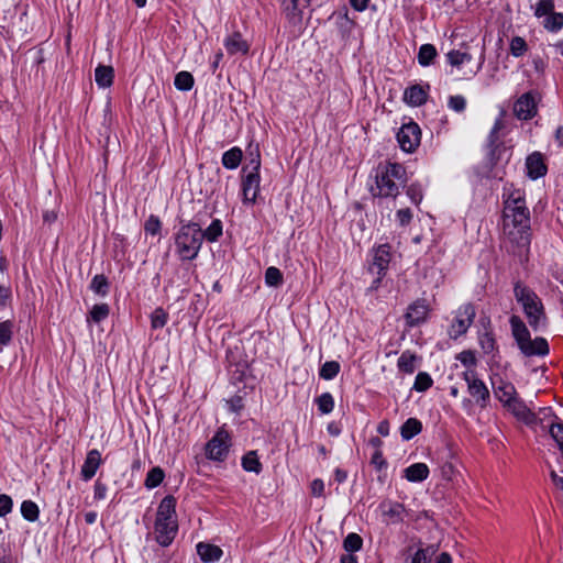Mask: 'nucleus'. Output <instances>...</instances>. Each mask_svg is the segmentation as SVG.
Returning a JSON list of instances; mask_svg holds the SVG:
<instances>
[{
	"label": "nucleus",
	"mask_w": 563,
	"mask_h": 563,
	"mask_svg": "<svg viewBox=\"0 0 563 563\" xmlns=\"http://www.w3.org/2000/svg\"><path fill=\"white\" fill-rule=\"evenodd\" d=\"M165 474L161 467H153L146 475L145 486L148 489L157 487L164 479Z\"/></svg>",
	"instance_id": "c9c22d12"
},
{
	"label": "nucleus",
	"mask_w": 563,
	"mask_h": 563,
	"mask_svg": "<svg viewBox=\"0 0 563 563\" xmlns=\"http://www.w3.org/2000/svg\"><path fill=\"white\" fill-rule=\"evenodd\" d=\"M463 379L467 385L468 394L475 399L481 407H486L489 400V390L485 383L478 378L474 369H466L463 373Z\"/></svg>",
	"instance_id": "9b49d317"
},
{
	"label": "nucleus",
	"mask_w": 563,
	"mask_h": 563,
	"mask_svg": "<svg viewBox=\"0 0 563 563\" xmlns=\"http://www.w3.org/2000/svg\"><path fill=\"white\" fill-rule=\"evenodd\" d=\"M505 407L520 420L529 421L532 417L530 409L518 396L507 402Z\"/></svg>",
	"instance_id": "4be33fe9"
},
{
	"label": "nucleus",
	"mask_w": 563,
	"mask_h": 563,
	"mask_svg": "<svg viewBox=\"0 0 563 563\" xmlns=\"http://www.w3.org/2000/svg\"><path fill=\"white\" fill-rule=\"evenodd\" d=\"M390 262V252L388 245H379L374 250L373 262L369 269L377 275H380Z\"/></svg>",
	"instance_id": "dca6fc26"
},
{
	"label": "nucleus",
	"mask_w": 563,
	"mask_h": 563,
	"mask_svg": "<svg viewBox=\"0 0 563 563\" xmlns=\"http://www.w3.org/2000/svg\"><path fill=\"white\" fill-rule=\"evenodd\" d=\"M515 298L522 306L530 327L538 331L545 325L544 307L539 296L527 286L515 285Z\"/></svg>",
	"instance_id": "0eeeda50"
},
{
	"label": "nucleus",
	"mask_w": 563,
	"mask_h": 563,
	"mask_svg": "<svg viewBox=\"0 0 563 563\" xmlns=\"http://www.w3.org/2000/svg\"><path fill=\"white\" fill-rule=\"evenodd\" d=\"M476 311L472 303L462 305L455 312L454 319L449 329L451 339L456 340L465 334L474 321Z\"/></svg>",
	"instance_id": "9d476101"
},
{
	"label": "nucleus",
	"mask_w": 563,
	"mask_h": 563,
	"mask_svg": "<svg viewBox=\"0 0 563 563\" xmlns=\"http://www.w3.org/2000/svg\"><path fill=\"white\" fill-rule=\"evenodd\" d=\"M21 514L24 519L27 521H35L38 518V507L37 505L32 500H24L21 505Z\"/></svg>",
	"instance_id": "e433bc0d"
},
{
	"label": "nucleus",
	"mask_w": 563,
	"mask_h": 563,
	"mask_svg": "<svg viewBox=\"0 0 563 563\" xmlns=\"http://www.w3.org/2000/svg\"><path fill=\"white\" fill-rule=\"evenodd\" d=\"M114 70L111 66L99 65L95 70V80L100 88H108L112 85Z\"/></svg>",
	"instance_id": "393cba45"
},
{
	"label": "nucleus",
	"mask_w": 563,
	"mask_h": 563,
	"mask_svg": "<svg viewBox=\"0 0 563 563\" xmlns=\"http://www.w3.org/2000/svg\"><path fill=\"white\" fill-rule=\"evenodd\" d=\"M178 531L176 517V499L168 495L158 505L154 532L155 539L162 547H168Z\"/></svg>",
	"instance_id": "f03ea898"
},
{
	"label": "nucleus",
	"mask_w": 563,
	"mask_h": 563,
	"mask_svg": "<svg viewBox=\"0 0 563 563\" xmlns=\"http://www.w3.org/2000/svg\"><path fill=\"white\" fill-rule=\"evenodd\" d=\"M553 10V0H539L534 9V14L538 18L548 16L549 14L554 12Z\"/></svg>",
	"instance_id": "49530a36"
},
{
	"label": "nucleus",
	"mask_w": 563,
	"mask_h": 563,
	"mask_svg": "<svg viewBox=\"0 0 563 563\" xmlns=\"http://www.w3.org/2000/svg\"><path fill=\"white\" fill-rule=\"evenodd\" d=\"M437 550V547L432 544L427 548L418 549L407 563H429Z\"/></svg>",
	"instance_id": "2f4dec72"
},
{
	"label": "nucleus",
	"mask_w": 563,
	"mask_h": 563,
	"mask_svg": "<svg viewBox=\"0 0 563 563\" xmlns=\"http://www.w3.org/2000/svg\"><path fill=\"white\" fill-rule=\"evenodd\" d=\"M417 361L418 357L413 353L405 351L397 361V367L405 374H413L418 367Z\"/></svg>",
	"instance_id": "b1692460"
},
{
	"label": "nucleus",
	"mask_w": 563,
	"mask_h": 563,
	"mask_svg": "<svg viewBox=\"0 0 563 563\" xmlns=\"http://www.w3.org/2000/svg\"><path fill=\"white\" fill-rule=\"evenodd\" d=\"M405 101L413 107L421 106L427 100V91L418 85L411 86L405 90Z\"/></svg>",
	"instance_id": "5701e85b"
},
{
	"label": "nucleus",
	"mask_w": 563,
	"mask_h": 563,
	"mask_svg": "<svg viewBox=\"0 0 563 563\" xmlns=\"http://www.w3.org/2000/svg\"><path fill=\"white\" fill-rule=\"evenodd\" d=\"M433 384L431 376L426 372H419L416 376L412 389L419 393L428 390Z\"/></svg>",
	"instance_id": "37998d69"
},
{
	"label": "nucleus",
	"mask_w": 563,
	"mask_h": 563,
	"mask_svg": "<svg viewBox=\"0 0 563 563\" xmlns=\"http://www.w3.org/2000/svg\"><path fill=\"white\" fill-rule=\"evenodd\" d=\"M543 26L551 32H556L563 27V13L553 12L545 16Z\"/></svg>",
	"instance_id": "58836bf2"
},
{
	"label": "nucleus",
	"mask_w": 563,
	"mask_h": 563,
	"mask_svg": "<svg viewBox=\"0 0 563 563\" xmlns=\"http://www.w3.org/2000/svg\"><path fill=\"white\" fill-rule=\"evenodd\" d=\"M504 126L501 118L497 119L494 123V126L489 133V141L492 144H494L497 141L496 134L498 131H500Z\"/></svg>",
	"instance_id": "0e129e2a"
},
{
	"label": "nucleus",
	"mask_w": 563,
	"mask_h": 563,
	"mask_svg": "<svg viewBox=\"0 0 563 563\" xmlns=\"http://www.w3.org/2000/svg\"><path fill=\"white\" fill-rule=\"evenodd\" d=\"M422 430L421 422L416 418H409L400 429V434L404 440H410Z\"/></svg>",
	"instance_id": "c85d7f7f"
},
{
	"label": "nucleus",
	"mask_w": 563,
	"mask_h": 563,
	"mask_svg": "<svg viewBox=\"0 0 563 563\" xmlns=\"http://www.w3.org/2000/svg\"><path fill=\"white\" fill-rule=\"evenodd\" d=\"M100 464H101L100 452L97 449L90 450L87 453L86 460L81 466L80 474H81L82 479L84 481L91 479L96 475Z\"/></svg>",
	"instance_id": "2eb2a0df"
},
{
	"label": "nucleus",
	"mask_w": 563,
	"mask_h": 563,
	"mask_svg": "<svg viewBox=\"0 0 563 563\" xmlns=\"http://www.w3.org/2000/svg\"><path fill=\"white\" fill-rule=\"evenodd\" d=\"M265 282L268 286L277 287L283 282V274L282 272L274 266H271L265 272Z\"/></svg>",
	"instance_id": "a18cd8bd"
},
{
	"label": "nucleus",
	"mask_w": 563,
	"mask_h": 563,
	"mask_svg": "<svg viewBox=\"0 0 563 563\" xmlns=\"http://www.w3.org/2000/svg\"><path fill=\"white\" fill-rule=\"evenodd\" d=\"M380 510L388 522L396 523L402 520L405 508L399 503L384 501L380 504Z\"/></svg>",
	"instance_id": "6ab92c4d"
},
{
	"label": "nucleus",
	"mask_w": 563,
	"mask_h": 563,
	"mask_svg": "<svg viewBox=\"0 0 563 563\" xmlns=\"http://www.w3.org/2000/svg\"><path fill=\"white\" fill-rule=\"evenodd\" d=\"M109 316V306L107 303L95 305L90 311V319L100 322Z\"/></svg>",
	"instance_id": "09e8293b"
},
{
	"label": "nucleus",
	"mask_w": 563,
	"mask_h": 563,
	"mask_svg": "<svg viewBox=\"0 0 563 563\" xmlns=\"http://www.w3.org/2000/svg\"><path fill=\"white\" fill-rule=\"evenodd\" d=\"M13 506L12 498L5 494L0 495V517L11 512Z\"/></svg>",
	"instance_id": "4d7b16f0"
},
{
	"label": "nucleus",
	"mask_w": 563,
	"mask_h": 563,
	"mask_svg": "<svg viewBox=\"0 0 563 563\" xmlns=\"http://www.w3.org/2000/svg\"><path fill=\"white\" fill-rule=\"evenodd\" d=\"M194 82H195V80H194L192 75L189 71L184 70V71H179L175 76L174 85L178 90L188 91L192 88Z\"/></svg>",
	"instance_id": "72a5a7b5"
},
{
	"label": "nucleus",
	"mask_w": 563,
	"mask_h": 563,
	"mask_svg": "<svg viewBox=\"0 0 563 563\" xmlns=\"http://www.w3.org/2000/svg\"><path fill=\"white\" fill-rule=\"evenodd\" d=\"M222 222L219 219H214L210 225L202 231L203 239L209 242H216L222 235Z\"/></svg>",
	"instance_id": "f704fd0d"
},
{
	"label": "nucleus",
	"mask_w": 563,
	"mask_h": 563,
	"mask_svg": "<svg viewBox=\"0 0 563 563\" xmlns=\"http://www.w3.org/2000/svg\"><path fill=\"white\" fill-rule=\"evenodd\" d=\"M90 289L97 295L106 296L109 290V284L104 275H96L90 284Z\"/></svg>",
	"instance_id": "c03bdc74"
},
{
	"label": "nucleus",
	"mask_w": 563,
	"mask_h": 563,
	"mask_svg": "<svg viewBox=\"0 0 563 563\" xmlns=\"http://www.w3.org/2000/svg\"><path fill=\"white\" fill-rule=\"evenodd\" d=\"M457 360L467 367V369H473L472 367L476 365V357L471 351H463L457 355Z\"/></svg>",
	"instance_id": "6e6d98bb"
},
{
	"label": "nucleus",
	"mask_w": 563,
	"mask_h": 563,
	"mask_svg": "<svg viewBox=\"0 0 563 563\" xmlns=\"http://www.w3.org/2000/svg\"><path fill=\"white\" fill-rule=\"evenodd\" d=\"M551 478L556 488L563 490V476H559L555 471L551 472Z\"/></svg>",
	"instance_id": "338daca9"
},
{
	"label": "nucleus",
	"mask_w": 563,
	"mask_h": 563,
	"mask_svg": "<svg viewBox=\"0 0 563 563\" xmlns=\"http://www.w3.org/2000/svg\"><path fill=\"white\" fill-rule=\"evenodd\" d=\"M196 549L201 561L205 563L217 562L221 559L223 554L222 550L219 547L210 543L199 542L196 545Z\"/></svg>",
	"instance_id": "a211bd4d"
},
{
	"label": "nucleus",
	"mask_w": 563,
	"mask_h": 563,
	"mask_svg": "<svg viewBox=\"0 0 563 563\" xmlns=\"http://www.w3.org/2000/svg\"><path fill=\"white\" fill-rule=\"evenodd\" d=\"M249 156V163L242 169V195L244 203H254L261 184V154L258 147L251 150Z\"/></svg>",
	"instance_id": "6e6552de"
},
{
	"label": "nucleus",
	"mask_w": 563,
	"mask_h": 563,
	"mask_svg": "<svg viewBox=\"0 0 563 563\" xmlns=\"http://www.w3.org/2000/svg\"><path fill=\"white\" fill-rule=\"evenodd\" d=\"M435 56V47L432 44H423L419 48L418 62L421 66H429Z\"/></svg>",
	"instance_id": "473e14b6"
},
{
	"label": "nucleus",
	"mask_w": 563,
	"mask_h": 563,
	"mask_svg": "<svg viewBox=\"0 0 563 563\" xmlns=\"http://www.w3.org/2000/svg\"><path fill=\"white\" fill-rule=\"evenodd\" d=\"M396 217L400 225H407L412 219V212L409 208L400 209L397 211Z\"/></svg>",
	"instance_id": "13d9d810"
},
{
	"label": "nucleus",
	"mask_w": 563,
	"mask_h": 563,
	"mask_svg": "<svg viewBox=\"0 0 563 563\" xmlns=\"http://www.w3.org/2000/svg\"><path fill=\"white\" fill-rule=\"evenodd\" d=\"M13 322L10 320L0 322V347L10 344L13 336Z\"/></svg>",
	"instance_id": "4c0bfd02"
},
{
	"label": "nucleus",
	"mask_w": 563,
	"mask_h": 563,
	"mask_svg": "<svg viewBox=\"0 0 563 563\" xmlns=\"http://www.w3.org/2000/svg\"><path fill=\"white\" fill-rule=\"evenodd\" d=\"M243 157L242 150L238 146L230 148L222 155V165L228 169H235L239 167Z\"/></svg>",
	"instance_id": "a878e982"
},
{
	"label": "nucleus",
	"mask_w": 563,
	"mask_h": 563,
	"mask_svg": "<svg viewBox=\"0 0 563 563\" xmlns=\"http://www.w3.org/2000/svg\"><path fill=\"white\" fill-rule=\"evenodd\" d=\"M144 231L146 234L156 235L161 231V221L157 217L151 216L145 224H144Z\"/></svg>",
	"instance_id": "864d4df0"
},
{
	"label": "nucleus",
	"mask_w": 563,
	"mask_h": 563,
	"mask_svg": "<svg viewBox=\"0 0 563 563\" xmlns=\"http://www.w3.org/2000/svg\"><path fill=\"white\" fill-rule=\"evenodd\" d=\"M544 428H549V432L552 439L556 442L563 454V423L558 418H555V420L549 421Z\"/></svg>",
	"instance_id": "7c9ffc66"
},
{
	"label": "nucleus",
	"mask_w": 563,
	"mask_h": 563,
	"mask_svg": "<svg viewBox=\"0 0 563 563\" xmlns=\"http://www.w3.org/2000/svg\"><path fill=\"white\" fill-rule=\"evenodd\" d=\"M511 334L520 352L527 356H545L549 354V344L544 338L531 339L525 322L518 316L510 317Z\"/></svg>",
	"instance_id": "39448f33"
},
{
	"label": "nucleus",
	"mask_w": 563,
	"mask_h": 563,
	"mask_svg": "<svg viewBox=\"0 0 563 563\" xmlns=\"http://www.w3.org/2000/svg\"><path fill=\"white\" fill-rule=\"evenodd\" d=\"M407 195L409 196L410 200L416 205L420 203V201L422 200V194L420 189L413 185L408 188Z\"/></svg>",
	"instance_id": "680f3d73"
},
{
	"label": "nucleus",
	"mask_w": 563,
	"mask_h": 563,
	"mask_svg": "<svg viewBox=\"0 0 563 563\" xmlns=\"http://www.w3.org/2000/svg\"><path fill=\"white\" fill-rule=\"evenodd\" d=\"M230 434L220 428L206 444V456L211 461L222 462L229 454Z\"/></svg>",
	"instance_id": "1a4fd4ad"
},
{
	"label": "nucleus",
	"mask_w": 563,
	"mask_h": 563,
	"mask_svg": "<svg viewBox=\"0 0 563 563\" xmlns=\"http://www.w3.org/2000/svg\"><path fill=\"white\" fill-rule=\"evenodd\" d=\"M526 167L529 177L532 179L542 177L547 173V166L543 163L542 155L538 152H534L527 157Z\"/></svg>",
	"instance_id": "f3484780"
},
{
	"label": "nucleus",
	"mask_w": 563,
	"mask_h": 563,
	"mask_svg": "<svg viewBox=\"0 0 563 563\" xmlns=\"http://www.w3.org/2000/svg\"><path fill=\"white\" fill-rule=\"evenodd\" d=\"M527 52V43L520 36H515L510 41V53L515 57H520Z\"/></svg>",
	"instance_id": "de8ad7c7"
},
{
	"label": "nucleus",
	"mask_w": 563,
	"mask_h": 563,
	"mask_svg": "<svg viewBox=\"0 0 563 563\" xmlns=\"http://www.w3.org/2000/svg\"><path fill=\"white\" fill-rule=\"evenodd\" d=\"M448 107L455 112H462L465 110L466 100L461 95L451 96L449 98Z\"/></svg>",
	"instance_id": "5fc2aeb1"
},
{
	"label": "nucleus",
	"mask_w": 563,
	"mask_h": 563,
	"mask_svg": "<svg viewBox=\"0 0 563 563\" xmlns=\"http://www.w3.org/2000/svg\"><path fill=\"white\" fill-rule=\"evenodd\" d=\"M354 552H347L340 558L341 563H357V558L353 554Z\"/></svg>",
	"instance_id": "774afa93"
},
{
	"label": "nucleus",
	"mask_w": 563,
	"mask_h": 563,
	"mask_svg": "<svg viewBox=\"0 0 563 563\" xmlns=\"http://www.w3.org/2000/svg\"><path fill=\"white\" fill-rule=\"evenodd\" d=\"M479 344L485 353H492L495 349V339L489 331H485L479 335Z\"/></svg>",
	"instance_id": "3c124183"
},
{
	"label": "nucleus",
	"mask_w": 563,
	"mask_h": 563,
	"mask_svg": "<svg viewBox=\"0 0 563 563\" xmlns=\"http://www.w3.org/2000/svg\"><path fill=\"white\" fill-rule=\"evenodd\" d=\"M495 395L505 406L517 396V391L511 383L501 382V384L496 387Z\"/></svg>",
	"instance_id": "cd10ccee"
},
{
	"label": "nucleus",
	"mask_w": 563,
	"mask_h": 563,
	"mask_svg": "<svg viewBox=\"0 0 563 563\" xmlns=\"http://www.w3.org/2000/svg\"><path fill=\"white\" fill-rule=\"evenodd\" d=\"M503 231L520 247L530 244V213L519 190L511 192L505 201Z\"/></svg>",
	"instance_id": "f257e3e1"
},
{
	"label": "nucleus",
	"mask_w": 563,
	"mask_h": 563,
	"mask_svg": "<svg viewBox=\"0 0 563 563\" xmlns=\"http://www.w3.org/2000/svg\"><path fill=\"white\" fill-rule=\"evenodd\" d=\"M242 467L246 472L260 474L262 471V463L260 462L256 451H250L242 457Z\"/></svg>",
	"instance_id": "c756f323"
},
{
	"label": "nucleus",
	"mask_w": 563,
	"mask_h": 563,
	"mask_svg": "<svg viewBox=\"0 0 563 563\" xmlns=\"http://www.w3.org/2000/svg\"><path fill=\"white\" fill-rule=\"evenodd\" d=\"M429 307L424 300H416L412 302L405 314L406 322L409 327H416L426 321Z\"/></svg>",
	"instance_id": "4468645a"
},
{
	"label": "nucleus",
	"mask_w": 563,
	"mask_h": 563,
	"mask_svg": "<svg viewBox=\"0 0 563 563\" xmlns=\"http://www.w3.org/2000/svg\"><path fill=\"white\" fill-rule=\"evenodd\" d=\"M11 297V289L8 286L0 285V306H4Z\"/></svg>",
	"instance_id": "69168bd1"
},
{
	"label": "nucleus",
	"mask_w": 563,
	"mask_h": 563,
	"mask_svg": "<svg viewBox=\"0 0 563 563\" xmlns=\"http://www.w3.org/2000/svg\"><path fill=\"white\" fill-rule=\"evenodd\" d=\"M224 47L227 48V52L231 55L241 53L246 54L249 52V44L246 41H244L240 33L235 32L231 35H229L224 42Z\"/></svg>",
	"instance_id": "aec40b11"
},
{
	"label": "nucleus",
	"mask_w": 563,
	"mask_h": 563,
	"mask_svg": "<svg viewBox=\"0 0 563 563\" xmlns=\"http://www.w3.org/2000/svg\"><path fill=\"white\" fill-rule=\"evenodd\" d=\"M362 538L354 532L349 533L343 541V548L346 552H357L362 549Z\"/></svg>",
	"instance_id": "79ce46f5"
},
{
	"label": "nucleus",
	"mask_w": 563,
	"mask_h": 563,
	"mask_svg": "<svg viewBox=\"0 0 563 563\" xmlns=\"http://www.w3.org/2000/svg\"><path fill=\"white\" fill-rule=\"evenodd\" d=\"M421 131L417 123L409 122L404 124L397 133V141L402 151L413 152L420 144Z\"/></svg>",
	"instance_id": "f8f14e48"
},
{
	"label": "nucleus",
	"mask_w": 563,
	"mask_h": 563,
	"mask_svg": "<svg viewBox=\"0 0 563 563\" xmlns=\"http://www.w3.org/2000/svg\"><path fill=\"white\" fill-rule=\"evenodd\" d=\"M446 58L449 64L456 68L457 70H462L463 66L471 63L472 56L466 52L461 51H451L446 54Z\"/></svg>",
	"instance_id": "bb28decb"
},
{
	"label": "nucleus",
	"mask_w": 563,
	"mask_h": 563,
	"mask_svg": "<svg viewBox=\"0 0 563 563\" xmlns=\"http://www.w3.org/2000/svg\"><path fill=\"white\" fill-rule=\"evenodd\" d=\"M404 474L408 482L419 483L429 476V467L424 463H415L406 467Z\"/></svg>",
	"instance_id": "412c9836"
},
{
	"label": "nucleus",
	"mask_w": 563,
	"mask_h": 563,
	"mask_svg": "<svg viewBox=\"0 0 563 563\" xmlns=\"http://www.w3.org/2000/svg\"><path fill=\"white\" fill-rule=\"evenodd\" d=\"M511 334L520 352L527 356H545L549 354V344L544 338L531 339L525 322L518 316L510 317Z\"/></svg>",
	"instance_id": "20e7f679"
},
{
	"label": "nucleus",
	"mask_w": 563,
	"mask_h": 563,
	"mask_svg": "<svg viewBox=\"0 0 563 563\" xmlns=\"http://www.w3.org/2000/svg\"><path fill=\"white\" fill-rule=\"evenodd\" d=\"M340 372V364L335 361L325 362L319 372L321 378L325 380L333 379Z\"/></svg>",
	"instance_id": "ea45409f"
},
{
	"label": "nucleus",
	"mask_w": 563,
	"mask_h": 563,
	"mask_svg": "<svg viewBox=\"0 0 563 563\" xmlns=\"http://www.w3.org/2000/svg\"><path fill=\"white\" fill-rule=\"evenodd\" d=\"M537 112V102L531 93L522 95L514 106V113L520 120H529Z\"/></svg>",
	"instance_id": "ddd939ff"
},
{
	"label": "nucleus",
	"mask_w": 563,
	"mask_h": 563,
	"mask_svg": "<svg viewBox=\"0 0 563 563\" xmlns=\"http://www.w3.org/2000/svg\"><path fill=\"white\" fill-rule=\"evenodd\" d=\"M107 490H108L107 485L97 481L95 483V487H93L95 499H98V500L104 499L107 496Z\"/></svg>",
	"instance_id": "052dcab7"
},
{
	"label": "nucleus",
	"mask_w": 563,
	"mask_h": 563,
	"mask_svg": "<svg viewBox=\"0 0 563 563\" xmlns=\"http://www.w3.org/2000/svg\"><path fill=\"white\" fill-rule=\"evenodd\" d=\"M152 327L154 329L163 328L167 322V314L162 308L154 310L151 317Z\"/></svg>",
	"instance_id": "603ef678"
},
{
	"label": "nucleus",
	"mask_w": 563,
	"mask_h": 563,
	"mask_svg": "<svg viewBox=\"0 0 563 563\" xmlns=\"http://www.w3.org/2000/svg\"><path fill=\"white\" fill-rule=\"evenodd\" d=\"M318 409L322 415L330 413L334 408V399L330 393H323L317 399Z\"/></svg>",
	"instance_id": "a19ab883"
},
{
	"label": "nucleus",
	"mask_w": 563,
	"mask_h": 563,
	"mask_svg": "<svg viewBox=\"0 0 563 563\" xmlns=\"http://www.w3.org/2000/svg\"><path fill=\"white\" fill-rule=\"evenodd\" d=\"M311 494L316 497H321L323 495V492H324V483L322 479H314L312 483H311Z\"/></svg>",
	"instance_id": "e2e57ef3"
},
{
	"label": "nucleus",
	"mask_w": 563,
	"mask_h": 563,
	"mask_svg": "<svg viewBox=\"0 0 563 563\" xmlns=\"http://www.w3.org/2000/svg\"><path fill=\"white\" fill-rule=\"evenodd\" d=\"M375 179L376 186L372 188L374 196L395 198L399 194V188L407 183L406 169L398 163L379 165Z\"/></svg>",
	"instance_id": "7ed1b4c3"
},
{
	"label": "nucleus",
	"mask_w": 563,
	"mask_h": 563,
	"mask_svg": "<svg viewBox=\"0 0 563 563\" xmlns=\"http://www.w3.org/2000/svg\"><path fill=\"white\" fill-rule=\"evenodd\" d=\"M203 241L202 230L198 223L183 224L175 234L176 253L181 261L195 260Z\"/></svg>",
	"instance_id": "423d86ee"
},
{
	"label": "nucleus",
	"mask_w": 563,
	"mask_h": 563,
	"mask_svg": "<svg viewBox=\"0 0 563 563\" xmlns=\"http://www.w3.org/2000/svg\"><path fill=\"white\" fill-rule=\"evenodd\" d=\"M371 463L377 468L382 470L387 466V463L383 456V453L380 450H375V452L372 455Z\"/></svg>",
	"instance_id": "bf43d9fd"
},
{
	"label": "nucleus",
	"mask_w": 563,
	"mask_h": 563,
	"mask_svg": "<svg viewBox=\"0 0 563 563\" xmlns=\"http://www.w3.org/2000/svg\"><path fill=\"white\" fill-rule=\"evenodd\" d=\"M298 2L299 0H282L283 9L288 18L298 19L300 16Z\"/></svg>",
	"instance_id": "8fccbe9b"
}]
</instances>
